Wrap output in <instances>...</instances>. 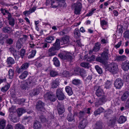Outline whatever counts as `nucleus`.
<instances>
[{
  "label": "nucleus",
  "instance_id": "3",
  "mask_svg": "<svg viewBox=\"0 0 129 129\" xmlns=\"http://www.w3.org/2000/svg\"><path fill=\"white\" fill-rule=\"evenodd\" d=\"M73 6L74 8V13L76 14H80L82 8L81 4L80 2H77L74 4Z\"/></svg>",
  "mask_w": 129,
  "mask_h": 129
},
{
  "label": "nucleus",
  "instance_id": "45",
  "mask_svg": "<svg viewBox=\"0 0 129 129\" xmlns=\"http://www.w3.org/2000/svg\"><path fill=\"white\" fill-rule=\"evenodd\" d=\"M72 83L75 85H77L81 83V81L79 79H74L72 81Z\"/></svg>",
  "mask_w": 129,
  "mask_h": 129
},
{
  "label": "nucleus",
  "instance_id": "64",
  "mask_svg": "<svg viewBox=\"0 0 129 129\" xmlns=\"http://www.w3.org/2000/svg\"><path fill=\"white\" fill-rule=\"evenodd\" d=\"M123 78L124 81L129 82V73L128 75H124Z\"/></svg>",
  "mask_w": 129,
  "mask_h": 129
},
{
  "label": "nucleus",
  "instance_id": "29",
  "mask_svg": "<svg viewBox=\"0 0 129 129\" xmlns=\"http://www.w3.org/2000/svg\"><path fill=\"white\" fill-rule=\"evenodd\" d=\"M36 53V51L35 49L32 50L31 52L29 53L28 58L29 59L33 58L35 55Z\"/></svg>",
  "mask_w": 129,
  "mask_h": 129
},
{
  "label": "nucleus",
  "instance_id": "32",
  "mask_svg": "<svg viewBox=\"0 0 129 129\" xmlns=\"http://www.w3.org/2000/svg\"><path fill=\"white\" fill-rule=\"evenodd\" d=\"M128 92H126L124 93L121 98V99L122 101H125L127 99L129 95Z\"/></svg>",
  "mask_w": 129,
  "mask_h": 129
},
{
  "label": "nucleus",
  "instance_id": "60",
  "mask_svg": "<svg viewBox=\"0 0 129 129\" xmlns=\"http://www.w3.org/2000/svg\"><path fill=\"white\" fill-rule=\"evenodd\" d=\"M80 68L78 67H77L73 69V71L74 74H79V71L80 70Z\"/></svg>",
  "mask_w": 129,
  "mask_h": 129
},
{
  "label": "nucleus",
  "instance_id": "42",
  "mask_svg": "<svg viewBox=\"0 0 129 129\" xmlns=\"http://www.w3.org/2000/svg\"><path fill=\"white\" fill-rule=\"evenodd\" d=\"M5 120H2L0 121V129H4L5 126Z\"/></svg>",
  "mask_w": 129,
  "mask_h": 129
},
{
  "label": "nucleus",
  "instance_id": "19",
  "mask_svg": "<svg viewBox=\"0 0 129 129\" xmlns=\"http://www.w3.org/2000/svg\"><path fill=\"white\" fill-rule=\"evenodd\" d=\"M104 111V109L102 107H100L94 112V114L96 116L100 114L101 113L103 112Z\"/></svg>",
  "mask_w": 129,
  "mask_h": 129
},
{
  "label": "nucleus",
  "instance_id": "47",
  "mask_svg": "<svg viewBox=\"0 0 129 129\" xmlns=\"http://www.w3.org/2000/svg\"><path fill=\"white\" fill-rule=\"evenodd\" d=\"M89 63L87 62H83L81 63L80 65L82 67L87 68H89Z\"/></svg>",
  "mask_w": 129,
  "mask_h": 129
},
{
  "label": "nucleus",
  "instance_id": "39",
  "mask_svg": "<svg viewBox=\"0 0 129 129\" xmlns=\"http://www.w3.org/2000/svg\"><path fill=\"white\" fill-rule=\"evenodd\" d=\"M21 41L20 40H18L16 44V48L18 50L20 49L22 46V44L21 43Z\"/></svg>",
  "mask_w": 129,
  "mask_h": 129
},
{
  "label": "nucleus",
  "instance_id": "36",
  "mask_svg": "<svg viewBox=\"0 0 129 129\" xmlns=\"http://www.w3.org/2000/svg\"><path fill=\"white\" fill-rule=\"evenodd\" d=\"M116 119V117H115L114 119L110 120L109 122L107 124L109 126H110L112 125H114L115 124Z\"/></svg>",
  "mask_w": 129,
  "mask_h": 129
},
{
  "label": "nucleus",
  "instance_id": "1",
  "mask_svg": "<svg viewBox=\"0 0 129 129\" xmlns=\"http://www.w3.org/2000/svg\"><path fill=\"white\" fill-rule=\"evenodd\" d=\"M106 69L108 70L111 72L113 74L116 73L118 70V66L116 63H112L109 64L108 65H106Z\"/></svg>",
  "mask_w": 129,
  "mask_h": 129
},
{
  "label": "nucleus",
  "instance_id": "59",
  "mask_svg": "<svg viewBox=\"0 0 129 129\" xmlns=\"http://www.w3.org/2000/svg\"><path fill=\"white\" fill-rule=\"evenodd\" d=\"M95 68L96 71L99 74H101L102 73V69L98 66H95Z\"/></svg>",
  "mask_w": 129,
  "mask_h": 129
},
{
  "label": "nucleus",
  "instance_id": "48",
  "mask_svg": "<svg viewBox=\"0 0 129 129\" xmlns=\"http://www.w3.org/2000/svg\"><path fill=\"white\" fill-rule=\"evenodd\" d=\"M29 65V63L26 62L22 64L21 66L23 69L25 70L28 68Z\"/></svg>",
  "mask_w": 129,
  "mask_h": 129
},
{
  "label": "nucleus",
  "instance_id": "20",
  "mask_svg": "<svg viewBox=\"0 0 129 129\" xmlns=\"http://www.w3.org/2000/svg\"><path fill=\"white\" fill-rule=\"evenodd\" d=\"M67 119L69 122L75 121L74 115L71 113H70L68 114Z\"/></svg>",
  "mask_w": 129,
  "mask_h": 129
},
{
  "label": "nucleus",
  "instance_id": "15",
  "mask_svg": "<svg viewBox=\"0 0 129 129\" xmlns=\"http://www.w3.org/2000/svg\"><path fill=\"white\" fill-rule=\"evenodd\" d=\"M9 118L12 121L14 122H17L18 120L17 118L15 117L13 112L11 113L9 115Z\"/></svg>",
  "mask_w": 129,
  "mask_h": 129
},
{
  "label": "nucleus",
  "instance_id": "31",
  "mask_svg": "<svg viewBox=\"0 0 129 129\" xmlns=\"http://www.w3.org/2000/svg\"><path fill=\"white\" fill-rule=\"evenodd\" d=\"M65 89L66 92L69 95H71L73 94V92L71 87L69 86H67Z\"/></svg>",
  "mask_w": 129,
  "mask_h": 129
},
{
  "label": "nucleus",
  "instance_id": "58",
  "mask_svg": "<svg viewBox=\"0 0 129 129\" xmlns=\"http://www.w3.org/2000/svg\"><path fill=\"white\" fill-rule=\"evenodd\" d=\"M95 58V57L94 55H92V56L87 58L86 60V61L89 62H91V61L94 60Z\"/></svg>",
  "mask_w": 129,
  "mask_h": 129
},
{
  "label": "nucleus",
  "instance_id": "4",
  "mask_svg": "<svg viewBox=\"0 0 129 129\" xmlns=\"http://www.w3.org/2000/svg\"><path fill=\"white\" fill-rule=\"evenodd\" d=\"M56 95L59 100L62 101L64 99L65 95L61 89L58 88L57 89Z\"/></svg>",
  "mask_w": 129,
  "mask_h": 129
},
{
  "label": "nucleus",
  "instance_id": "53",
  "mask_svg": "<svg viewBox=\"0 0 129 129\" xmlns=\"http://www.w3.org/2000/svg\"><path fill=\"white\" fill-rule=\"evenodd\" d=\"M6 43L7 44L9 45H11L13 44V40L11 38H9L7 39H6Z\"/></svg>",
  "mask_w": 129,
  "mask_h": 129
},
{
  "label": "nucleus",
  "instance_id": "49",
  "mask_svg": "<svg viewBox=\"0 0 129 129\" xmlns=\"http://www.w3.org/2000/svg\"><path fill=\"white\" fill-rule=\"evenodd\" d=\"M15 128V129H24L23 126L20 123H18L16 124Z\"/></svg>",
  "mask_w": 129,
  "mask_h": 129
},
{
  "label": "nucleus",
  "instance_id": "22",
  "mask_svg": "<svg viewBox=\"0 0 129 129\" xmlns=\"http://www.w3.org/2000/svg\"><path fill=\"white\" fill-rule=\"evenodd\" d=\"M42 125L40 122L38 121H36L34 122V127L35 129H40Z\"/></svg>",
  "mask_w": 129,
  "mask_h": 129
},
{
  "label": "nucleus",
  "instance_id": "6",
  "mask_svg": "<svg viewBox=\"0 0 129 129\" xmlns=\"http://www.w3.org/2000/svg\"><path fill=\"white\" fill-rule=\"evenodd\" d=\"M44 106L45 104L43 102L39 101L37 103L36 108L39 111L44 112L45 111Z\"/></svg>",
  "mask_w": 129,
  "mask_h": 129
},
{
  "label": "nucleus",
  "instance_id": "24",
  "mask_svg": "<svg viewBox=\"0 0 129 129\" xmlns=\"http://www.w3.org/2000/svg\"><path fill=\"white\" fill-rule=\"evenodd\" d=\"M28 75V73L27 71H25L22 73L19 76L21 79H23L25 78Z\"/></svg>",
  "mask_w": 129,
  "mask_h": 129
},
{
  "label": "nucleus",
  "instance_id": "44",
  "mask_svg": "<svg viewBox=\"0 0 129 129\" xmlns=\"http://www.w3.org/2000/svg\"><path fill=\"white\" fill-rule=\"evenodd\" d=\"M20 87L21 89L24 90H26V88L27 87L26 82H23L20 85Z\"/></svg>",
  "mask_w": 129,
  "mask_h": 129
},
{
  "label": "nucleus",
  "instance_id": "11",
  "mask_svg": "<svg viewBox=\"0 0 129 129\" xmlns=\"http://www.w3.org/2000/svg\"><path fill=\"white\" fill-rule=\"evenodd\" d=\"M57 106L58 114L61 115L65 111L64 106L61 103H58Z\"/></svg>",
  "mask_w": 129,
  "mask_h": 129
},
{
  "label": "nucleus",
  "instance_id": "26",
  "mask_svg": "<svg viewBox=\"0 0 129 129\" xmlns=\"http://www.w3.org/2000/svg\"><path fill=\"white\" fill-rule=\"evenodd\" d=\"M59 84L58 82L55 80H53L51 84V86L52 88H55L57 87Z\"/></svg>",
  "mask_w": 129,
  "mask_h": 129
},
{
  "label": "nucleus",
  "instance_id": "40",
  "mask_svg": "<svg viewBox=\"0 0 129 129\" xmlns=\"http://www.w3.org/2000/svg\"><path fill=\"white\" fill-rule=\"evenodd\" d=\"M72 59L73 57L71 55L69 54H66L65 55V60L71 62Z\"/></svg>",
  "mask_w": 129,
  "mask_h": 129
},
{
  "label": "nucleus",
  "instance_id": "12",
  "mask_svg": "<svg viewBox=\"0 0 129 129\" xmlns=\"http://www.w3.org/2000/svg\"><path fill=\"white\" fill-rule=\"evenodd\" d=\"M121 68L124 71H127L129 69V61L127 60L122 62Z\"/></svg>",
  "mask_w": 129,
  "mask_h": 129
},
{
  "label": "nucleus",
  "instance_id": "13",
  "mask_svg": "<svg viewBox=\"0 0 129 129\" xmlns=\"http://www.w3.org/2000/svg\"><path fill=\"white\" fill-rule=\"evenodd\" d=\"M93 127V129H101L103 127V123L100 121H97Z\"/></svg>",
  "mask_w": 129,
  "mask_h": 129
},
{
  "label": "nucleus",
  "instance_id": "54",
  "mask_svg": "<svg viewBox=\"0 0 129 129\" xmlns=\"http://www.w3.org/2000/svg\"><path fill=\"white\" fill-rule=\"evenodd\" d=\"M58 72L54 71H52L50 72V75L52 77H54L58 75Z\"/></svg>",
  "mask_w": 129,
  "mask_h": 129
},
{
  "label": "nucleus",
  "instance_id": "21",
  "mask_svg": "<svg viewBox=\"0 0 129 129\" xmlns=\"http://www.w3.org/2000/svg\"><path fill=\"white\" fill-rule=\"evenodd\" d=\"M39 119L41 122L42 123H49V122L48 123V119H46L45 116L43 115H40L39 117Z\"/></svg>",
  "mask_w": 129,
  "mask_h": 129
},
{
  "label": "nucleus",
  "instance_id": "57",
  "mask_svg": "<svg viewBox=\"0 0 129 129\" xmlns=\"http://www.w3.org/2000/svg\"><path fill=\"white\" fill-rule=\"evenodd\" d=\"M96 10V9L95 8L92 9L91 10L86 14V16H91L92 14L94 13V12Z\"/></svg>",
  "mask_w": 129,
  "mask_h": 129
},
{
  "label": "nucleus",
  "instance_id": "23",
  "mask_svg": "<svg viewBox=\"0 0 129 129\" xmlns=\"http://www.w3.org/2000/svg\"><path fill=\"white\" fill-rule=\"evenodd\" d=\"M39 93V90L37 89H35L31 91L29 95L31 96H33L38 94Z\"/></svg>",
  "mask_w": 129,
  "mask_h": 129
},
{
  "label": "nucleus",
  "instance_id": "16",
  "mask_svg": "<svg viewBox=\"0 0 129 129\" xmlns=\"http://www.w3.org/2000/svg\"><path fill=\"white\" fill-rule=\"evenodd\" d=\"M57 50L56 49L52 47L50 48L48 50V54L49 56H51L55 55L56 52L55 51Z\"/></svg>",
  "mask_w": 129,
  "mask_h": 129
},
{
  "label": "nucleus",
  "instance_id": "41",
  "mask_svg": "<svg viewBox=\"0 0 129 129\" xmlns=\"http://www.w3.org/2000/svg\"><path fill=\"white\" fill-rule=\"evenodd\" d=\"M25 112V110L23 109L20 108H19L17 111L18 115L19 116H21L23 113Z\"/></svg>",
  "mask_w": 129,
  "mask_h": 129
},
{
  "label": "nucleus",
  "instance_id": "18",
  "mask_svg": "<svg viewBox=\"0 0 129 129\" xmlns=\"http://www.w3.org/2000/svg\"><path fill=\"white\" fill-rule=\"evenodd\" d=\"M53 47L56 49L57 50H58L60 48V40L59 39H57L55 43L53 44Z\"/></svg>",
  "mask_w": 129,
  "mask_h": 129
},
{
  "label": "nucleus",
  "instance_id": "61",
  "mask_svg": "<svg viewBox=\"0 0 129 129\" xmlns=\"http://www.w3.org/2000/svg\"><path fill=\"white\" fill-rule=\"evenodd\" d=\"M9 51L13 54V55H14V53L16 52V50L12 46H10L9 48Z\"/></svg>",
  "mask_w": 129,
  "mask_h": 129
},
{
  "label": "nucleus",
  "instance_id": "30",
  "mask_svg": "<svg viewBox=\"0 0 129 129\" xmlns=\"http://www.w3.org/2000/svg\"><path fill=\"white\" fill-rule=\"evenodd\" d=\"M53 61L54 62V64L56 67H59L60 65V63L58 59L56 57L53 58Z\"/></svg>",
  "mask_w": 129,
  "mask_h": 129
},
{
  "label": "nucleus",
  "instance_id": "10",
  "mask_svg": "<svg viewBox=\"0 0 129 129\" xmlns=\"http://www.w3.org/2000/svg\"><path fill=\"white\" fill-rule=\"evenodd\" d=\"M60 42L62 43L61 45L66 44V45H68L70 43V37L68 36H65L61 38Z\"/></svg>",
  "mask_w": 129,
  "mask_h": 129
},
{
  "label": "nucleus",
  "instance_id": "63",
  "mask_svg": "<svg viewBox=\"0 0 129 129\" xmlns=\"http://www.w3.org/2000/svg\"><path fill=\"white\" fill-rule=\"evenodd\" d=\"M85 71L83 69H81L80 68L79 71V74L78 75L82 76L85 73Z\"/></svg>",
  "mask_w": 129,
  "mask_h": 129
},
{
  "label": "nucleus",
  "instance_id": "46",
  "mask_svg": "<svg viewBox=\"0 0 129 129\" xmlns=\"http://www.w3.org/2000/svg\"><path fill=\"white\" fill-rule=\"evenodd\" d=\"M100 24L102 27L103 29V27L104 25H107L108 22L107 21H106L105 20H100Z\"/></svg>",
  "mask_w": 129,
  "mask_h": 129
},
{
  "label": "nucleus",
  "instance_id": "34",
  "mask_svg": "<svg viewBox=\"0 0 129 129\" xmlns=\"http://www.w3.org/2000/svg\"><path fill=\"white\" fill-rule=\"evenodd\" d=\"M14 71L13 69H10L8 71V75L9 78L12 79L13 78L14 74Z\"/></svg>",
  "mask_w": 129,
  "mask_h": 129
},
{
  "label": "nucleus",
  "instance_id": "7",
  "mask_svg": "<svg viewBox=\"0 0 129 129\" xmlns=\"http://www.w3.org/2000/svg\"><path fill=\"white\" fill-rule=\"evenodd\" d=\"M88 122L85 119H83L79 122L78 127L80 129H84L88 124Z\"/></svg>",
  "mask_w": 129,
  "mask_h": 129
},
{
  "label": "nucleus",
  "instance_id": "52",
  "mask_svg": "<svg viewBox=\"0 0 129 129\" xmlns=\"http://www.w3.org/2000/svg\"><path fill=\"white\" fill-rule=\"evenodd\" d=\"M102 101L99 99L98 101H96L95 103V106L96 107H98L99 106L103 104Z\"/></svg>",
  "mask_w": 129,
  "mask_h": 129
},
{
  "label": "nucleus",
  "instance_id": "38",
  "mask_svg": "<svg viewBox=\"0 0 129 129\" xmlns=\"http://www.w3.org/2000/svg\"><path fill=\"white\" fill-rule=\"evenodd\" d=\"M54 39V38L53 36H50L47 37L45 39V41L47 43H51V41Z\"/></svg>",
  "mask_w": 129,
  "mask_h": 129
},
{
  "label": "nucleus",
  "instance_id": "33",
  "mask_svg": "<svg viewBox=\"0 0 129 129\" xmlns=\"http://www.w3.org/2000/svg\"><path fill=\"white\" fill-rule=\"evenodd\" d=\"M10 87V85L8 84L2 87L1 88V90L4 92H6L8 90Z\"/></svg>",
  "mask_w": 129,
  "mask_h": 129
},
{
  "label": "nucleus",
  "instance_id": "28",
  "mask_svg": "<svg viewBox=\"0 0 129 129\" xmlns=\"http://www.w3.org/2000/svg\"><path fill=\"white\" fill-rule=\"evenodd\" d=\"M37 82L36 80L34 78H30L29 80L28 81V85H33Z\"/></svg>",
  "mask_w": 129,
  "mask_h": 129
},
{
  "label": "nucleus",
  "instance_id": "9",
  "mask_svg": "<svg viewBox=\"0 0 129 129\" xmlns=\"http://www.w3.org/2000/svg\"><path fill=\"white\" fill-rule=\"evenodd\" d=\"M96 89V90L95 94L96 96L98 97H100L103 95L104 92L100 86H95L94 89Z\"/></svg>",
  "mask_w": 129,
  "mask_h": 129
},
{
  "label": "nucleus",
  "instance_id": "2",
  "mask_svg": "<svg viewBox=\"0 0 129 129\" xmlns=\"http://www.w3.org/2000/svg\"><path fill=\"white\" fill-rule=\"evenodd\" d=\"M107 54L102 53L101 54V57H99L96 58V60L97 61L101 62L102 63L105 62L106 60H107L109 58V55Z\"/></svg>",
  "mask_w": 129,
  "mask_h": 129
},
{
  "label": "nucleus",
  "instance_id": "17",
  "mask_svg": "<svg viewBox=\"0 0 129 129\" xmlns=\"http://www.w3.org/2000/svg\"><path fill=\"white\" fill-rule=\"evenodd\" d=\"M7 18L8 20L9 24L11 26V27H13L15 24V19L12 16L7 17Z\"/></svg>",
  "mask_w": 129,
  "mask_h": 129
},
{
  "label": "nucleus",
  "instance_id": "37",
  "mask_svg": "<svg viewBox=\"0 0 129 129\" xmlns=\"http://www.w3.org/2000/svg\"><path fill=\"white\" fill-rule=\"evenodd\" d=\"M7 61L9 64H13L15 62L14 59L11 57H9L7 58Z\"/></svg>",
  "mask_w": 129,
  "mask_h": 129
},
{
  "label": "nucleus",
  "instance_id": "50",
  "mask_svg": "<svg viewBox=\"0 0 129 129\" xmlns=\"http://www.w3.org/2000/svg\"><path fill=\"white\" fill-rule=\"evenodd\" d=\"M74 34L75 36L77 37H78L80 36V33L79 29L76 28L74 31Z\"/></svg>",
  "mask_w": 129,
  "mask_h": 129
},
{
  "label": "nucleus",
  "instance_id": "8",
  "mask_svg": "<svg viewBox=\"0 0 129 129\" xmlns=\"http://www.w3.org/2000/svg\"><path fill=\"white\" fill-rule=\"evenodd\" d=\"M114 85L116 88H120L123 85V81L121 79H117L115 81Z\"/></svg>",
  "mask_w": 129,
  "mask_h": 129
},
{
  "label": "nucleus",
  "instance_id": "55",
  "mask_svg": "<svg viewBox=\"0 0 129 129\" xmlns=\"http://www.w3.org/2000/svg\"><path fill=\"white\" fill-rule=\"evenodd\" d=\"M3 30L5 33H10L11 31V28L10 27H6L3 28Z\"/></svg>",
  "mask_w": 129,
  "mask_h": 129
},
{
  "label": "nucleus",
  "instance_id": "56",
  "mask_svg": "<svg viewBox=\"0 0 129 129\" xmlns=\"http://www.w3.org/2000/svg\"><path fill=\"white\" fill-rule=\"evenodd\" d=\"M111 82L110 81H107L105 83V88L106 89L109 88L111 87Z\"/></svg>",
  "mask_w": 129,
  "mask_h": 129
},
{
  "label": "nucleus",
  "instance_id": "14",
  "mask_svg": "<svg viewBox=\"0 0 129 129\" xmlns=\"http://www.w3.org/2000/svg\"><path fill=\"white\" fill-rule=\"evenodd\" d=\"M8 38V36L7 35H6L3 34H0V43L3 45L4 43V41L6 39Z\"/></svg>",
  "mask_w": 129,
  "mask_h": 129
},
{
  "label": "nucleus",
  "instance_id": "27",
  "mask_svg": "<svg viewBox=\"0 0 129 129\" xmlns=\"http://www.w3.org/2000/svg\"><path fill=\"white\" fill-rule=\"evenodd\" d=\"M101 45V44L100 43L97 42L95 44V46L93 48L94 52H97L99 51L100 49Z\"/></svg>",
  "mask_w": 129,
  "mask_h": 129
},
{
  "label": "nucleus",
  "instance_id": "5",
  "mask_svg": "<svg viewBox=\"0 0 129 129\" xmlns=\"http://www.w3.org/2000/svg\"><path fill=\"white\" fill-rule=\"evenodd\" d=\"M44 97L45 99L50 100L54 102L56 100L55 96L51 92H47L44 95Z\"/></svg>",
  "mask_w": 129,
  "mask_h": 129
},
{
  "label": "nucleus",
  "instance_id": "62",
  "mask_svg": "<svg viewBox=\"0 0 129 129\" xmlns=\"http://www.w3.org/2000/svg\"><path fill=\"white\" fill-rule=\"evenodd\" d=\"M25 52V50L24 49H22L20 50V54L22 58H23Z\"/></svg>",
  "mask_w": 129,
  "mask_h": 129
},
{
  "label": "nucleus",
  "instance_id": "43",
  "mask_svg": "<svg viewBox=\"0 0 129 129\" xmlns=\"http://www.w3.org/2000/svg\"><path fill=\"white\" fill-rule=\"evenodd\" d=\"M100 100L102 102L103 104L105 103L107 100V97L105 95H103L101 97L99 98Z\"/></svg>",
  "mask_w": 129,
  "mask_h": 129
},
{
  "label": "nucleus",
  "instance_id": "25",
  "mask_svg": "<svg viewBox=\"0 0 129 129\" xmlns=\"http://www.w3.org/2000/svg\"><path fill=\"white\" fill-rule=\"evenodd\" d=\"M126 120V117L123 116H120L118 122L119 123H122L125 122Z\"/></svg>",
  "mask_w": 129,
  "mask_h": 129
},
{
  "label": "nucleus",
  "instance_id": "35",
  "mask_svg": "<svg viewBox=\"0 0 129 129\" xmlns=\"http://www.w3.org/2000/svg\"><path fill=\"white\" fill-rule=\"evenodd\" d=\"M126 59V57L124 55L118 56L116 58V60L118 61H123L125 60Z\"/></svg>",
  "mask_w": 129,
  "mask_h": 129
},
{
  "label": "nucleus",
  "instance_id": "51",
  "mask_svg": "<svg viewBox=\"0 0 129 129\" xmlns=\"http://www.w3.org/2000/svg\"><path fill=\"white\" fill-rule=\"evenodd\" d=\"M85 114V112L80 111L78 114V116L79 118H82L84 117Z\"/></svg>",
  "mask_w": 129,
  "mask_h": 129
}]
</instances>
